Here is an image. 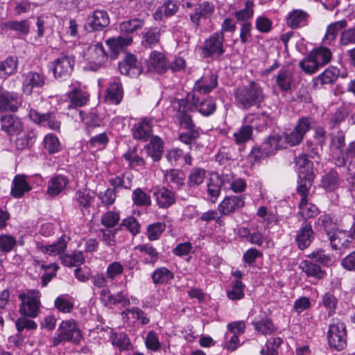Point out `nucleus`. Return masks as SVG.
<instances>
[{"mask_svg":"<svg viewBox=\"0 0 355 355\" xmlns=\"http://www.w3.org/2000/svg\"><path fill=\"white\" fill-rule=\"evenodd\" d=\"M123 97V89L121 85L114 82L107 89L106 100L114 104H119Z\"/></svg>","mask_w":355,"mask_h":355,"instance_id":"e433bc0d","label":"nucleus"},{"mask_svg":"<svg viewBox=\"0 0 355 355\" xmlns=\"http://www.w3.org/2000/svg\"><path fill=\"white\" fill-rule=\"evenodd\" d=\"M22 89L26 95H31L34 89H41L46 84V76L43 73L28 71L21 75Z\"/></svg>","mask_w":355,"mask_h":355,"instance_id":"6e6552de","label":"nucleus"},{"mask_svg":"<svg viewBox=\"0 0 355 355\" xmlns=\"http://www.w3.org/2000/svg\"><path fill=\"white\" fill-rule=\"evenodd\" d=\"M91 56V63H94V66H91V69L93 71L97 70L100 68L107 60V56L102 44L97 43L93 46L89 48Z\"/></svg>","mask_w":355,"mask_h":355,"instance_id":"a211bd4d","label":"nucleus"},{"mask_svg":"<svg viewBox=\"0 0 355 355\" xmlns=\"http://www.w3.org/2000/svg\"><path fill=\"white\" fill-rule=\"evenodd\" d=\"M217 76L214 74L204 76L195 83L194 88L201 94H208L217 86Z\"/></svg>","mask_w":355,"mask_h":355,"instance_id":"cd10ccee","label":"nucleus"},{"mask_svg":"<svg viewBox=\"0 0 355 355\" xmlns=\"http://www.w3.org/2000/svg\"><path fill=\"white\" fill-rule=\"evenodd\" d=\"M339 74V69L335 67L331 66L315 78L313 86L318 87L319 85L322 86L325 84H332L337 80Z\"/></svg>","mask_w":355,"mask_h":355,"instance_id":"5701e85b","label":"nucleus"},{"mask_svg":"<svg viewBox=\"0 0 355 355\" xmlns=\"http://www.w3.org/2000/svg\"><path fill=\"white\" fill-rule=\"evenodd\" d=\"M144 25L142 19L134 18L122 22L120 24L121 30L125 33H133L137 29L141 28Z\"/></svg>","mask_w":355,"mask_h":355,"instance_id":"5fc2aeb1","label":"nucleus"},{"mask_svg":"<svg viewBox=\"0 0 355 355\" xmlns=\"http://www.w3.org/2000/svg\"><path fill=\"white\" fill-rule=\"evenodd\" d=\"M31 187L26 181L24 175H17L15 177L12 188L11 195L15 198H21L25 192L31 190Z\"/></svg>","mask_w":355,"mask_h":355,"instance_id":"c85d7f7f","label":"nucleus"},{"mask_svg":"<svg viewBox=\"0 0 355 355\" xmlns=\"http://www.w3.org/2000/svg\"><path fill=\"white\" fill-rule=\"evenodd\" d=\"M293 83V74L288 69H282L276 77V83L282 92H288Z\"/></svg>","mask_w":355,"mask_h":355,"instance_id":"2f4dec72","label":"nucleus"},{"mask_svg":"<svg viewBox=\"0 0 355 355\" xmlns=\"http://www.w3.org/2000/svg\"><path fill=\"white\" fill-rule=\"evenodd\" d=\"M119 214L115 211H107L101 218V223L108 228L114 227L119 221Z\"/></svg>","mask_w":355,"mask_h":355,"instance_id":"338daca9","label":"nucleus"},{"mask_svg":"<svg viewBox=\"0 0 355 355\" xmlns=\"http://www.w3.org/2000/svg\"><path fill=\"white\" fill-rule=\"evenodd\" d=\"M276 153L280 149L286 148L284 136L279 134L272 135L265 139Z\"/></svg>","mask_w":355,"mask_h":355,"instance_id":"0e129e2a","label":"nucleus"},{"mask_svg":"<svg viewBox=\"0 0 355 355\" xmlns=\"http://www.w3.org/2000/svg\"><path fill=\"white\" fill-rule=\"evenodd\" d=\"M132 42V38L130 36L122 37L119 36L116 38H110L106 41V44L109 46L110 51L116 56L120 50L124 46L130 44Z\"/></svg>","mask_w":355,"mask_h":355,"instance_id":"c9c22d12","label":"nucleus"},{"mask_svg":"<svg viewBox=\"0 0 355 355\" xmlns=\"http://www.w3.org/2000/svg\"><path fill=\"white\" fill-rule=\"evenodd\" d=\"M309 14L300 9H294L286 17V24L293 29L304 26L307 24Z\"/></svg>","mask_w":355,"mask_h":355,"instance_id":"f3484780","label":"nucleus"},{"mask_svg":"<svg viewBox=\"0 0 355 355\" xmlns=\"http://www.w3.org/2000/svg\"><path fill=\"white\" fill-rule=\"evenodd\" d=\"M29 116L34 122L42 123L43 125L48 126L53 130L60 128V123L55 121L51 113L41 114L35 110H31Z\"/></svg>","mask_w":355,"mask_h":355,"instance_id":"412c9836","label":"nucleus"},{"mask_svg":"<svg viewBox=\"0 0 355 355\" xmlns=\"http://www.w3.org/2000/svg\"><path fill=\"white\" fill-rule=\"evenodd\" d=\"M55 306L61 312L69 313L73 308V304L64 295H60L55 300Z\"/></svg>","mask_w":355,"mask_h":355,"instance_id":"69168bd1","label":"nucleus"},{"mask_svg":"<svg viewBox=\"0 0 355 355\" xmlns=\"http://www.w3.org/2000/svg\"><path fill=\"white\" fill-rule=\"evenodd\" d=\"M1 130L10 135H18L23 127L20 120L12 115H5L0 119Z\"/></svg>","mask_w":355,"mask_h":355,"instance_id":"2eb2a0df","label":"nucleus"},{"mask_svg":"<svg viewBox=\"0 0 355 355\" xmlns=\"http://www.w3.org/2000/svg\"><path fill=\"white\" fill-rule=\"evenodd\" d=\"M168 68V63L165 55L158 51L151 53L148 60V70H154L157 73H163Z\"/></svg>","mask_w":355,"mask_h":355,"instance_id":"6ab92c4d","label":"nucleus"},{"mask_svg":"<svg viewBox=\"0 0 355 355\" xmlns=\"http://www.w3.org/2000/svg\"><path fill=\"white\" fill-rule=\"evenodd\" d=\"M252 324L255 330L263 335H270L276 330L272 321L268 318L260 321H253Z\"/></svg>","mask_w":355,"mask_h":355,"instance_id":"37998d69","label":"nucleus"},{"mask_svg":"<svg viewBox=\"0 0 355 355\" xmlns=\"http://www.w3.org/2000/svg\"><path fill=\"white\" fill-rule=\"evenodd\" d=\"M16 239L9 234H2L0 236V252L7 254L11 252L16 246Z\"/></svg>","mask_w":355,"mask_h":355,"instance_id":"6e6d98bb","label":"nucleus"},{"mask_svg":"<svg viewBox=\"0 0 355 355\" xmlns=\"http://www.w3.org/2000/svg\"><path fill=\"white\" fill-rule=\"evenodd\" d=\"M75 60L73 56L62 54L51 62L53 74L55 78L66 79L70 76Z\"/></svg>","mask_w":355,"mask_h":355,"instance_id":"423d86ee","label":"nucleus"},{"mask_svg":"<svg viewBox=\"0 0 355 355\" xmlns=\"http://www.w3.org/2000/svg\"><path fill=\"white\" fill-rule=\"evenodd\" d=\"M253 128L250 125H243L238 132L234 133L235 142L241 144L247 142L251 139Z\"/></svg>","mask_w":355,"mask_h":355,"instance_id":"09e8293b","label":"nucleus"},{"mask_svg":"<svg viewBox=\"0 0 355 355\" xmlns=\"http://www.w3.org/2000/svg\"><path fill=\"white\" fill-rule=\"evenodd\" d=\"M299 209L300 211L297 214L304 220L315 216L318 212V207L315 205H310L308 206V202L306 204L301 205V201L299 204Z\"/></svg>","mask_w":355,"mask_h":355,"instance_id":"680f3d73","label":"nucleus"},{"mask_svg":"<svg viewBox=\"0 0 355 355\" xmlns=\"http://www.w3.org/2000/svg\"><path fill=\"white\" fill-rule=\"evenodd\" d=\"M328 239L334 250H344L349 248L352 241L351 237L346 232L342 231L327 232Z\"/></svg>","mask_w":355,"mask_h":355,"instance_id":"ddd939ff","label":"nucleus"},{"mask_svg":"<svg viewBox=\"0 0 355 355\" xmlns=\"http://www.w3.org/2000/svg\"><path fill=\"white\" fill-rule=\"evenodd\" d=\"M68 96L71 102L69 105V108L71 107H82L88 101L87 96L80 89H74L69 92Z\"/></svg>","mask_w":355,"mask_h":355,"instance_id":"a18cd8bd","label":"nucleus"},{"mask_svg":"<svg viewBox=\"0 0 355 355\" xmlns=\"http://www.w3.org/2000/svg\"><path fill=\"white\" fill-rule=\"evenodd\" d=\"M314 238V232L311 224L306 223L298 232L296 241L300 249L304 250L308 248Z\"/></svg>","mask_w":355,"mask_h":355,"instance_id":"aec40b11","label":"nucleus"},{"mask_svg":"<svg viewBox=\"0 0 355 355\" xmlns=\"http://www.w3.org/2000/svg\"><path fill=\"white\" fill-rule=\"evenodd\" d=\"M110 24L107 12L103 10H96L89 16L85 24V28L89 31H101Z\"/></svg>","mask_w":355,"mask_h":355,"instance_id":"9d476101","label":"nucleus"},{"mask_svg":"<svg viewBox=\"0 0 355 355\" xmlns=\"http://www.w3.org/2000/svg\"><path fill=\"white\" fill-rule=\"evenodd\" d=\"M69 240V237L65 235L62 236L56 243L49 245V246H46V252H49L50 254L62 253L64 251Z\"/></svg>","mask_w":355,"mask_h":355,"instance_id":"4d7b16f0","label":"nucleus"},{"mask_svg":"<svg viewBox=\"0 0 355 355\" xmlns=\"http://www.w3.org/2000/svg\"><path fill=\"white\" fill-rule=\"evenodd\" d=\"M347 26V21L345 19L336 21L329 24L326 31V34L323 38L325 44H330L335 40L338 32Z\"/></svg>","mask_w":355,"mask_h":355,"instance_id":"473e14b6","label":"nucleus"},{"mask_svg":"<svg viewBox=\"0 0 355 355\" xmlns=\"http://www.w3.org/2000/svg\"><path fill=\"white\" fill-rule=\"evenodd\" d=\"M78 113L82 121L87 128H94L101 125V121L96 112H90L85 115L84 112L80 110Z\"/></svg>","mask_w":355,"mask_h":355,"instance_id":"603ef678","label":"nucleus"},{"mask_svg":"<svg viewBox=\"0 0 355 355\" xmlns=\"http://www.w3.org/2000/svg\"><path fill=\"white\" fill-rule=\"evenodd\" d=\"M331 146L332 148L339 150L340 151L344 150L343 148L345 146V134L342 130H338L330 135Z\"/></svg>","mask_w":355,"mask_h":355,"instance_id":"052dcab7","label":"nucleus"},{"mask_svg":"<svg viewBox=\"0 0 355 355\" xmlns=\"http://www.w3.org/2000/svg\"><path fill=\"white\" fill-rule=\"evenodd\" d=\"M300 268L306 275L321 279L323 277V272L320 266L313 263L312 261L305 260L300 264Z\"/></svg>","mask_w":355,"mask_h":355,"instance_id":"ea45409f","label":"nucleus"},{"mask_svg":"<svg viewBox=\"0 0 355 355\" xmlns=\"http://www.w3.org/2000/svg\"><path fill=\"white\" fill-rule=\"evenodd\" d=\"M341 181L338 173L331 169L322 176L321 185L326 191L331 192L334 191L340 187Z\"/></svg>","mask_w":355,"mask_h":355,"instance_id":"b1692460","label":"nucleus"},{"mask_svg":"<svg viewBox=\"0 0 355 355\" xmlns=\"http://www.w3.org/2000/svg\"><path fill=\"white\" fill-rule=\"evenodd\" d=\"M166 181L172 184V187H176L180 189L184 184V174L182 171L176 169H171L166 171L165 173Z\"/></svg>","mask_w":355,"mask_h":355,"instance_id":"4c0bfd02","label":"nucleus"},{"mask_svg":"<svg viewBox=\"0 0 355 355\" xmlns=\"http://www.w3.org/2000/svg\"><path fill=\"white\" fill-rule=\"evenodd\" d=\"M94 196L91 195V192L87 189H79L76 193V200L78 202L80 211L83 216L86 213H89V207L91 206V201Z\"/></svg>","mask_w":355,"mask_h":355,"instance_id":"c756f323","label":"nucleus"},{"mask_svg":"<svg viewBox=\"0 0 355 355\" xmlns=\"http://www.w3.org/2000/svg\"><path fill=\"white\" fill-rule=\"evenodd\" d=\"M300 67L306 73H313L320 67L311 53L300 61Z\"/></svg>","mask_w":355,"mask_h":355,"instance_id":"864d4df0","label":"nucleus"},{"mask_svg":"<svg viewBox=\"0 0 355 355\" xmlns=\"http://www.w3.org/2000/svg\"><path fill=\"white\" fill-rule=\"evenodd\" d=\"M314 174L308 169L298 172L297 192L301 196V205L306 204L309 191L313 184Z\"/></svg>","mask_w":355,"mask_h":355,"instance_id":"1a4fd4ad","label":"nucleus"},{"mask_svg":"<svg viewBox=\"0 0 355 355\" xmlns=\"http://www.w3.org/2000/svg\"><path fill=\"white\" fill-rule=\"evenodd\" d=\"M179 9V3L175 0H168L159 7L154 13L156 20L162 19L163 17H169L174 15Z\"/></svg>","mask_w":355,"mask_h":355,"instance_id":"a878e982","label":"nucleus"},{"mask_svg":"<svg viewBox=\"0 0 355 355\" xmlns=\"http://www.w3.org/2000/svg\"><path fill=\"white\" fill-rule=\"evenodd\" d=\"M206 177V171L201 168H193L188 177L187 185L189 187H196L201 184Z\"/></svg>","mask_w":355,"mask_h":355,"instance_id":"58836bf2","label":"nucleus"},{"mask_svg":"<svg viewBox=\"0 0 355 355\" xmlns=\"http://www.w3.org/2000/svg\"><path fill=\"white\" fill-rule=\"evenodd\" d=\"M223 180L219 179V175L216 174L208 179L207 191L208 196L212 202H215L220 193Z\"/></svg>","mask_w":355,"mask_h":355,"instance_id":"f704fd0d","label":"nucleus"},{"mask_svg":"<svg viewBox=\"0 0 355 355\" xmlns=\"http://www.w3.org/2000/svg\"><path fill=\"white\" fill-rule=\"evenodd\" d=\"M347 116V113L343 109L337 110L329 118V125L330 129L337 128Z\"/></svg>","mask_w":355,"mask_h":355,"instance_id":"774afa93","label":"nucleus"},{"mask_svg":"<svg viewBox=\"0 0 355 355\" xmlns=\"http://www.w3.org/2000/svg\"><path fill=\"white\" fill-rule=\"evenodd\" d=\"M160 40V30L154 27L145 29L142 33L141 44L146 49H153L159 44Z\"/></svg>","mask_w":355,"mask_h":355,"instance_id":"393cba45","label":"nucleus"},{"mask_svg":"<svg viewBox=\"0 0 355 355\" xmlns=\"http://www.w3.org/2000/svg\"><path fill=\"white\" fill-rule=\"evenodd\" d=\"M153 128V119L149 118L142 119L135 123L132 128V137L135 139L146 141L151 137Z\"/></svg>","mask_w":355,"mask_h":355,"instance_id":"f8f14e48","label":"nucleus"},{"mask_svg":"<svg viewBox=\"0 0 355 355\" xmlns=\"http://www.w3.org/2000/svg\"><path fill=\"white\" fill-rule=\"evenodd\" d=\"M18 58L15 56L7 58L4 61L0 62V69L3 71L5 77L15 73L17 69Z\"/></svg>","mask_w":355,"mask_h":355,"instance_id":"49530a36","label":"nucleus"},{"mask_svg":"<svg viewBox=\"0 0 355 355\" xmlns=\"http://www.w3.org/2000/svg\"><path fill=\"white\" fill-rule=\"evenodd\" d=\"M17 95L0 88V110H17Z\"/></svg>","mask_w":355,"mask_h":355,"instance_id":"4be33fe9","label":"nucleus"},{"mask_svg":"<svg viewBox=\"0 0 355 355\" xmlns=\"http://www.w3.org/2000/svg\"><path fill=\"white\" fill-rule=\"evenodd\" d=\"M173 108L176 111L175 116L179 124L188 130L179 135V140L187 145H192L196 144V140L200 137V128L196 127L188 112L196 110L203 116H208L216 111V105L211 98L200 101L195 95L189 94L185 98L175 101Z\"/></svg>","mask_w":355,"mask_h":355,"instance_id":"f257e3e1","label":"nucleus"},{"mask_svg":"<svg viewBox=\"0 0 355 355\" xmlns=\"http://www.w3.org/2000/svg\"><path fill=\"white\" fill-rule=\"evenodd\" d=\"M213 10V5L209 1H204L202 3L196 5L195 8V12L190 15V19L197 28L199 26L200 19L210 15Z\"/></svg>","mask_w":355,"mask_h":355,"instance_id":"7c9ffc66","label":"nucleus"},{"mask_svg":"<svg viewBox=\"0 0 355 355\" xmlns=\"http://www.w3.org/2000/svg\"><path fill=\"white\" fill-rule=\"evenodd\" d=\"M62 263L68 267L80 266L85 261L81 252H75L71 254H65L62 257Z\"/></svg>","mask_w":355,"mask_h":355,"instance_id":"8fccbe9b","label":"nucleus"},{"mask_svg":"<svg viewBox=\"0 0 355 355\" xmlns=\"http://www.w3.org/2000/svg\"><path fill=\"white\" fill-rule=\"evenodd\" d=\"M40 294L37 291L19 294V299L21 301L19 308L21 314L31 318L36 317L40 306Z\"/></svg>","mask_w":355,"mask_h":355,"instance_id":"39448f33","label":"nucleus"},{"mask_svg":"<svg viewBox=\"0 0 355 355\" xmlns=\"http://www.w3.org/2000/svg\"><path fill=\"white\" fill-rule=\"evenodd\" d=\"M173 278V274L164 267L156 269L152 274L153 282L155 284H163Z\"/></svg>","mask_w":355,"mask_h":355,"instance_id":"c03bdc74","label":"nucleus"},{"mask_svg":"<svg viewBox=\"0 0 355 355\" xmlns=\"http://www.w3.org/2000/svg\"><path fill=\"white\" fill-rule=\"evenodd\" d=\"M5 26L9 29L17 31L19 35H26L29 32V24L27 20L21 21H7L5 24Z\"/></svg>","mask_w":355,"mask_h":355,"instance_id":"13d9d810","label":"nucleus"},{"mask_svg":"<svg viewBox=\"0 0 355 355\" xmlns=\"http://www.w3.org/2000/svg\"><path fill=\"white\" fill-rule=\"evenodd\" d=\"M154 196L159 208H168L175 202L174 193L165 187L154 192Z\"/></svg>","mask_w":355,"mask_h":355,"instance_id":"bb28decb","label":"nucleus"},{"mask_svg":"<svg viewBox=\"0 0 355 355\" xmlns=\"http://www.w3.org/2000/svg\"><path fill=\"white\" fill-rule=\"evenodd\" d=\"M244 285L241 280H236L233 283L231 290L227 291V297L232 300H241L244 297L243 293Z\"/></svg>","mask_w":355,"mask_h":355,"instance_id":"e2e57ef3","label":"nucleus"},{"mask_svg":"<svg viewBox=\"0 0 355 355\" xmlns=\"http://www.w3.org/2000/svg\"><path fill=\"white\" fill-rule=\"evenodd\" d=\"M245 205L244 197L242 195L226 197L219 205L218 210L222 214L229 215Z\"/></svg>","mask_w":355,"mask_h":355,"instance_id":"4468645a","label":"nucleus"},{"mask_svg":"<svg viewBox=\"0 0 355 355\" xmlns=\"http://www.w3.org/2000/svg\"><path fill=\"white\" fill-rule=\"evenodd\" d=\"M234 94L236 103L245 110L259 107L265 98L262 87L254 81H251L247 86L237 87Z\"/></svg>","mask_w":355,"mask_h":355,"instance_id":"f03ea898","label":"nucleus"},{"mask_svg":"<svg viewBox=\"0 0 355 355\" xmlns=\"http://www.w3.org/2000/svg\"><path fill=\"white\" fill-rule=\"evenodd\" d=\"M165 229L166 224L161 222L149 225L147 229L148 239L150 241L158 239Z\"/></svg>","mask_w":355,"mask_h":355,"instance_id":"bf43d9fd","label":"nucleus"},{"mask_svg":"<svg viewBox=\"0 0 355 355\" xmlns=\"http://www.w3.org/2000/svg\"><path fill=\"white\" fill-rule=\"evenodd\" d=\"M319 67H322L331 59V52L327 47H320L310 52Z\"/></svg>","mask_w":355,"mask_h":355,"instance_id":"a19ab883","label":"nucleus"},{"mask_svg":"<svg viewBox=\"0 0 355 355\" xmlns=\"http://www.w3.org/2000/svg\"><path fill=\"white\" fill-rule=\"evenodd\" d=\"M36 139V134L33 130L21 134L16 139V147L19 150H23L32 146Z\"/></svg>","mask_w":355,"mask_h":355,"instance_id":"79ce46f5","label":"nucleus"},{"mask_svg":"<svg viewBox=\"0 0 355 355\" xmlns=\"http://www.w3.org/2000/svg\"><path fill=\"white\" fill-rule=\"evenodd\" d=\"M67 184L68 180L67 178L58 175L50 180L47 193L51 196H55L63 191Z\"/></svg>","mask_w":355,"mask_h":355,"instance_id":"72a5a7b5","label":"nucleus"},{"mask_svg":"<svg viewBox=\"0 0 355 355\" xmlns=\"http://www.w3.org/2000/svg\"><path fill=\"white\" fill-rule=\"evenodd\" d=\"M82 338L80 331L73 320L62 321L58 329V336L53 339V345H58L62 341L79 343Z\"/></svg>","mask_w":355,"mask_h":355,"instance_id":"20e7f679","label":"nucleus"},{"mask_svg":"<svg viewBox=\"0 0 355 355\" xmlns=\"http://www.w3.org/2000/svg\"><path fill=\"white\" fill-rule=\"evenodd\" d=\"M224 35L223 32L216 33L207 39L201 47L204 58L216 55H222L225 53L223 48Z\"/></svg>","mask_w":355,"mask_h":355,"instance_id":"0eeeda50","label":"nucleus"},{"mask_svg":"<svg viewBox=\"0 0 355 355\" xmlns=\"http://www.w3.org/2000/svg\"><path fill=\"white\" fill-rule=\"evenodd\" d=\"M119 69L121 73L132 78L138 77L143 71L141 62L137 60L135 55L131 53L127 54L123 62L119 64Z\"/></svg>","mask_w":355,"mask_h":355,"instance_id":"9b49d317","label":"nucleus"},{"mask_svg":"<svg viewBox=\"0 0 355 355\" xmlns=\"http://www.w3.org/2000/svg\"><path fill=\"white\" fill-rule=\"evenodd\" d=\"M164 143L158 136L152 137L150 142L144 147L147 154L154 162H159L163 155Z\"/></svg>","mask_w":355,"mask_h":355,"instance_id":"dca6fc26","label":"nucleus"},{"mask_svg":"<svg viewBox=\"0 0 355 355\" xmlns=\"http://www.w3.org/2000/svg\"><path fill=\"white\" fill-rule=\"evenodd\" d=\"M132 200L134 204L137 206L148 207L151 204L150 196L140 188H137L134 190L132 193Z\"/></svg>","mask_w":355,"mask_h":355,"instance_id":"3c124183","label":"nucleus"},{"mask_svg":"<svg viewBox=\"0 0 355 355\" xmlns=\"http://www.w3.org/2000/svg\"><path fill=\"white\" fill-rule=\"evenodd\" d=\"M328 343L336 350H342L347 345V331L345 324L338 319H334L327 331Z\"/></svg>","mask_w":355,"mask_h":355,"instance_id":"7ed1b4c3","label":"nucleus"},{"mask_svg":"<svg viewBox=\"0 0 355 355\" xmlns=\"http://www.w3.org/2000/svg\"><path fill=\"white\" fill-rule=\"evenodd\" d=\"M110 339L112 345L117 347L120 350H128L131 348L130 340L123 333L112 334Z\"/></svg>","mask_w":355,"mask_h":355,"instance_id":"de8ad7c7","label":"nucleus"}]
</instances>
